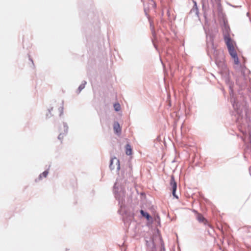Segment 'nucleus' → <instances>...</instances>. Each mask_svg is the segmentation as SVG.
Here are the masks:
<instances>
[{
  "label": "nucleus",
  "mask_w": 251,
  "mask_h": 251,
  "mask_svg": "<svg viewBox=\"0 0 251 251\" xmlns=\"http://www.w3.org/2000/svg\"><path fill=\"white\" fill-rule=\"evenodd\" d=\"M205 33L206 34L208 54H213L215 59V61L217 62L218 61V56L219 55H222V52L217 50L216 48L214 46L213 42V35L211 32L209 30L207 31L205 30Z\"/></svg>",
  "instance_id": "1"
},
{
  "label": "nucleus",
  "mask_w": 251,
  "mask_h": 251,
  "mask_svg": "<svg viewBox=\"0 0 251 251\" xmlns=\"http://www.w3.org/2000/svg\"><path fill=\"white\" fill-rule=\"evenodd\" d=\"M114 191L116 199L118 201V204L121 208L125 207V191L124 188L116 182L114 186Z\"/></svg>",
  "instance_id": "2"
},
{
  "label": "nucleus",
  "mask_w": 251,
  "mask_h": 251,
  "mask_svg": "<svg viewBox=\"0 0 251 251\" xmlns=\"http://www.w3.org/2000/svg\"><path fill=\"white\" fill-rule=\"evenodd\" d=\"M223 79H224L225 82L228 85L230 89L229 94L230 96V101L232 104L233 107L238 113L239 106L238 105V103L236 102L235 99L233 96V90L232 89L233 83L232 81H230L229 76V72L228 71H225V75L224 76H223Z\"/></svg>",
  "instance_id": "3"
},
{
  "label": "nucleus",
  "mask_w": 251,
  "mask_h": 251,
  "mask_svg": "<svg viewBox=\"0 0 251 251\" xmlns=\"http://www.w3.org/2000/svg\"><path fill=\"white\" fill-rule=\"evenodd\" d=\"M228 27H225L223 32L224 40L227 47L229 54L232 57H233L237 56V54L234 49L233 41L231 40L228 33Z\"/></svg>",
  "instance_id": "4"
},
{
  "label": "nucleus",
  "mask_w": 251,
  "mask_h": 251,
  "mask_svg": "<svg viewBox=\"0 0 251 251\" xmlns=\"http://www.w3.org/2000/svg\"><path fill=\"white\" fill-rule=\"evenodd\" d=\"M170 185L172 188V193L174 197L178 198V197L176 195V183L175 181V179L173 176H172L171 181H170Z\"/></svg>",
  "instance_id": "5"
},
{
  "label": "nucleus",
  "mask_w": 251,
  "mask_h": 251,
  "mask_svg": "<svg viewBox=\"0 0 251 251\" xmlns=\"http://www.w3.org/2000/svg\"><path fill=\"white\" fill-rule=\"evenodd\" d=\"M114 161H116V164L117 165V169L118 170H120V161L119 160L117 159L116 157L113 158L110 160V163L109 165L110 169L112 170L114 169V167L113 166V163Z\"/></svg>",
  "instance_id": "6"
},
{
  "label": "nucleus",
  "mask_w": 251,
  "mask_h": 251,
  "mask_svg": "<svg viewBox=\"0 0 251 251\" xmlns=\"http://www.w3.org/2000/svg\"><path fill=\"white\" fill-rule=\"evenodd\" d=\"M113 129L115 133L120 135L121 133V128L117 122H115L113 124Z\"/></svg>",
  "instance_id": "7"
},
{
  "label": "nucleus",
  "mask_w": 251,
  "mask_h": 251,
  "mask_svg": "<svg viewBox=\"0 0 251 251\" xmlns=\"http://www.w3.org/2000/svg\"><path fill=\"white\" fill-rule=\"evenodd\" d=\"M63 126H64V133H60L59 134V135L58 136V139H59V140H61V139H62L63 137L64 134H66L67 133V132H68V126H67V124L65 123H63Z\"/></svg>",
  "instance_id": "8"
},
{
  "label": "nucleus",
  "mask_w": 251,
  "mask_h": 251,
  "mask_svg": "<svg viewBox=\"0 0 251 251\" xmlns=\"http://www.w3.org/2000/svg\"><path fill=\"white\" fill-rule=\"evenodd\" d=\"M126 154L128 155L131 154L132 153V150L131 146L129 144H126Z\"/></svg>",
  "instance_id": "9"
},
{
  "label": "nucleus",
  "mask_w": 251,
  "mask_h": 251,
  "mask_svg": "<svg viewBox=\"0 0 251 251\" xmlns=\"http://www.w3.org/2000/svg\"><path fill=\"white\" fill-rule=\"evenodd\" d=\"M87 82L86 81L84 80L82 81V83L79 85L78 87L77 91H78V93H80L84 88L85 86V85L86 84Z\"/></svg>",
  "instance_id": "10"
},
{
  "label": "nucleus",
  "mask_w": 251,
  "mask_h": 251,
  "mask_svg": "<svg viewBox=\"0 0 251 251\" xmlns=\"http://www.w3.org/2000/svg\"><path fill=\"white\" fill-rule=\"evenodd\" d=\"M140 213L143 216L146 217L148 220H150V219L151 218V217L149 214V213L144 211V210H141L140 211Z\"/></svg>",
  "instance_id": "11"
},
{
  "label": "nucleus",
  "mask_w": 251,
  "mask_h": 251,
  "mask_svg": "<svg viewBox=\"0 0 251 251\" xmlns=\"http://www.w3.org/2000/svg\"><path fill=\"white\" fill-rule=\"evenodd\" d=\"M197 219L200 222H203L204 223V222L206 221L205 220V218L203 217V216L200 214H198L197 215Z\"/></svg>",
  "instance_id": "12"
},
{
  "label": "nucleus",
  "mask_w": 251,
  "mask_h": 251,
  "mask_svg": "<svg viewBox=\"0 0 251 251\" xmlns=\"http://www.w3.org/2000/svg\"><path fill=\"white\" fill-rule=\"evenodd\" d=\"M114 108L116 111H119L121 109V106L119 103H115L114 105Z\"/></svg>",
  "instance_id": "13"
},
{
  "label": "nucleus",
  "mask_w": 251,
  "mask_h": 251,
  "mask_svg": "<svg viewBox=\"0 0 251 251\" xmlns=\"http://www.w3.org/2000/svg\"><path fill=\"white\" fill-rule=\"evenodd\" d=\"M48 174V171H44L42 174H41L39 176V178L41 179L42 176H44V177H47Z\"/></svg>",
  "instance_id": "14"
},
{
  "label": "nucleus",
  "mask_w": 251,
  "mask_h": 251,
  "mask_svg": "<svg viewBox=\"0 0 251 251\" xmlns=\"http://www.w3.org/2000/svg\"><path fill=\"white\" fill-rule=\"evenodd\" d=\"M233 60H234V63L235 64H236V65H238L239 64V59H238V57L237 56H235V57H232Z\"/></svg>",
  "instance_id": "15"
},
{
  "label": "nucleus",
  "mask_w": 251,
  "mask_h": 251,
  "mask_svg": "<svg viewBox=\"0 0 251 251\" xmlns=\"http://www.w3.org/2000/svg\"><path fill=\"white\" fill-rule=\"evenodd\" d=\"M59 111L60 112V116H61L63 114V107L61 106L59 108Z\"/></svg>",
  "instance_id": "16"
},
{
  "label": "nucleus",
  "mask_w": 251,
  "mask_h": 251,
  "mask_svg": "<svg viewBox=\"0 0 251 251\" xmlns=\"http://www.w3.org/2000/svg\"><path fill=\"white\" fill-rule=\"evenodd\" d=\"M150 25H151V28L152 35L153 36H154V31H153V27L152 26V23L151 21H150Z\"/></svg>",
  "instance_id": "17"
},
{
  "label": "nucleus",
  "mask_w": 251,
  "mask_h": 251,
  "mask_svg": "<svg viewBox=\"0 0 251 251\" xmlns=\"http://www.w3.org/2000/svg\"><path fill=\"white\" fill-rule=\"evenodd\" d=\"M194 6L196 7V12L197 13L198 12V8L197 7V3H196V1H194Z\"/></svg>",
  "instance_id": "18"
},
{
  "label": "nucleus",
  "mask_w": 251,
  "mask_h": 251,
  "mask_svg": "<svg viewBox=\"0 0 251 251\" xmlns=\"http://www.w3.org/2000/svg\"><path fill=\"white\" fill-rule=\"evenodd\" d=\"M154 47H155V48L156 49V46H155V44H154Z\"/></svg>",
  "instance_id": "19"
}]
</instances>
